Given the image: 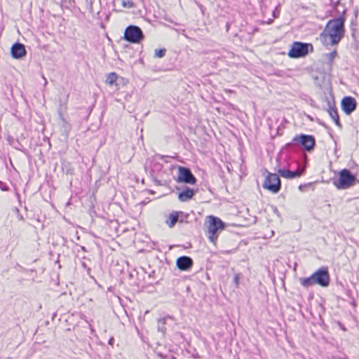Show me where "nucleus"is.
<instances>
[{"label":"nucleus","mask_w":359,"mask_h":359,"mask_svg":"<svg viewBox=\"0 0 359 359\" xmlns=\"http://www.w3.org/2000/svg\"><path fill=\"white\" fill-rule=\"evenodd\" d=\"M344 32V19L341 17L334 18L327 23L320 34V40L324 46H334L343 38Z\"/></svg>","instance_id":"obj_1"},{"label":"nucleus","mask_w":359,"mask_h":359,"mask_svg":"<svg viewBox=\"0 0 359 359\" xmlns=\"http://www.w3.org/2000/svg\"><path fill=\"white\" fill-rule=\"evenodd\" d=\"M206 234L210 242L215 244L218 238L219 233L224 229V223L219 218L212 215H209L206 218Z\"/></svg>","instance_id":"obj_2"},{"label":"nucleus","mask_w":359,"mask_h":359,"mask_svg":"<svg viewBox=\"0 0 359 359\" xmlns=\"http://www.w3.org/2000/svg\"><path fill=\"white\" fill-rule=\"evenodd\" d=\"M356 177L347 169H343L339 172V179L334 182V186L338 189H346L354 185Z\"/></svg>","instance_id":"obj_3"},{"label":"nucleus","mask_w":359,"mask_h":359,"mask_svg":"<svg viewBox=\"0 0 359 359\" xmlns=\"http://www.w3.org/2000/svg\"><path fill=\"white\" fill-rule=\"evenodd\" d=\"M124 39L128 42L138 43L144 39V34L139 27L130 25L125 30Z\"/></svg>","instance_id":"obj_4"},{"label":"nucleus","mask_w":359,"mask_h":359,"mask_svg":"<svg viewBox=\"0 0 359 359\" xmlns=\"http://www.w3.org/2000/svg\"><path fill=\"white\" fill-rule=\"evenodd\" d=\"M313 48L311 44L304 43L301 42H294L288 53V56L291 58H299L306 56L309 53V48Z\"/></svg>","instance_id":"obj_5"},{"label":"nucleus","mask_w":359,"mask_h":359,"mask_svg":"<svg viewBox=\"0 0 359 359\" xmlns=\"http://www.w3.org/2000/svg\"><path fill=\"white\" fill-rule=\"evenodd\" d=\"M263 187L272 193H278L280 189L279 176L274 173H268L263 183Z\"/></svg>","instance_id":"obj_6"},{"label":"nucleus","mask_w":359,"mask_h":359,"mask_svg":"<svg viewBox=\"0 0 359 359\" xmlns=\"http://www.w3.org/2000/svg\"><path fill=\"white\" fill-rule=\"evenodd\" d=\"M314 283L321 287H327L330 284V278L327 267H322L313 274Z\"/></svg>","instance_id":"obj_7"},{"label":"nucleus","mask_w":359,"mask_h":359,"mask_svg":"<svg viewBox=\"0 0 359 359\" xmlns=\"http://www.w3.org/2000/svg\"><path fill=\"white\" fill-rule=\"evenodd\" d=\"M178 182H184L189 184H195L196 179L191 170L184 167H180L178 170Z\"/></svg>","instance_id":"obj_8"},{"label":"nucleus","mask_w":359,"mask_h":359,"mask_svg":"<svg viewBox=\"0 0 359 359\" xmlns=\"http://www.w3.org/2000/svg\"><path fill=\"white\" fill-rule=\"evenodd\" d=\"M293 142L300 143L307 151L311 150L315 145V139L311 135H301L293 138Z\"/></svg>","instance_id":"obj_9"},{"label":"nucleus","mask_w":359,"mask_h":359,"mask_svg":"<svg viewBox=\"0 0 359 359\" xmlns=\"http://www.w3.org/2000/svg\"><path fill=\"white\" fill-rule=\"evenodd\" d=\"M356 105V100L352 97H345L341 100V109L347 115L351 114L355 109Z\"/></svg>","instance_id":"obj_10"},{"label":"nucleus","mask_w":359,"mask_h":359,"mask_svg":"<svg viewBox=\"0 0 359 359\" xmlns=\"http://www.w3.org/2000/svg\"><path fill=\"white\" fill-rule=\"evenodd\" d=\"M177 266L182 271H187L193 266V260L189 257L182 256L177 259Z\"/></svg>","instance_id":"obj_11"},{"label":"nucleus","mask_w":359,"mask_h":359,"mask_svg":"<svg viewBox=\"0 0 359 359\" xmlns=\"http://www.w3.org/2000/svg\"><path fill=\"white\" fill-rule=\"evenodd\" d=\"M11 55L13 58L20 59L26 55L25 47L20 43H14L11 47Z\"/></svg>","instance_id":"obj_12"},{"label":"nucleus","mask_w":359,"mask_h":359,"mask_svg":"<svg viewBox=\"0 0 359 359\" xmlns=\"http://www.w3.org/2000/svg\"><path fill=\"white\" fill-rule=\"evenodd\" d=\"M277 171L280 175V176H282L284 178L293 179L300 177L302 175L304 170H297L295 171H290L286 169L279 168L277 170Z\"/></svg>","instance_id":"obj_13"},{"label":"nucleus","mask_w":359,"mask_h":359,"mask_svg":"<svg viewBox=\"0 0 359 359\" xmlns=\"http://www.w3.org/2000/svg\"><path fill=\"white\" fill-rule=\"evenodd\" d=\"M194 194L195 191L192 189L187 187L179 194L178 198L180 201L185 202L192 198Z\"/></svg>","instance_id":"obj_14"},{"label":"nucleus","mask_w":359,"mask_h":359,"mask_svg":"<svg viewBox=\"0 0 359 359\" xmlns=\"http://www.w3.org/2000/svg\"><path fill=\"white\" fill-rule=\"evenodd\" d=\"M330 116L334 121L337 126H340L339 118L337 108L335 107L330 106L327 110Z\"/></svg>","instance_id":"obj_15"},{"label":"nucleus","mask_w":359,"mask_h":359,"mask_svg":"<svg viewBox=\"0 0 359 359\" xmlns=\"http://www.w3.org/2000/svg\"><path fill=\"white\" fill-rule=\"evenodd\" d=\"M299 280L301 285L306 288L311 287L313 285H315L313 275L306 278H300Z\"/></svg>","instance_id":"obj_16"},{"label":"nucleus","mask_w":359,"mask_h":359,"mask_svg":"<svg viewBox=\"0 0 359 359\" xmlns=\"http://www.w3.org/2000/svg\"><path fill=\"white\" fill-rule=\"evenodd\" d=\"M157 330L161 332L163 336H165L166 332V318H158V320Z\"/></svg>","instance_id":"obj_17"},{"label":"nucleus","mask_w":359,"mask_h":359,"mask_svg":"<svg viewBox=\"0 0 359 359\" xmlns=\"http://www.w3.org/2000/svg\"><path fill=\"white\" fill-rule=\"evenodd\" d=\"M178 220V214L176 212L170 215L169 217L166 220V224L169 227H173Z\"/></svg>","instance_id":"obj_18"},{"label":"nucleus","mask_w":359,"mask_h":359,"mask_svg":"<svg viewBox=\"0 0 359 359\" xmlns=\"http://www.w3.org/2000/svg\"><path fill=\"white\" fill-rule=\"evenodd\" d=\"M117 78L118 76L116 74L111 72L107 75L106 79V83L112 86L116 82Z\"/></svg>","instance_id":"obj_19"},{"label":"nucleus","mask_w":359,"mask_h":359,"mask_svg":"<svg viewBox=\"0 0 359 359\" xmlns=\"http://www.w3.org/2000/svg\"><path fill=\"white\" fill-rule=\"evenodd\" d=\"M166 50L165 48L156 49L154 52V56L158 58L163 57L165 54Z\"/></svg>","instance_id":"obj_20"},{"label":"nucleus","mask_w":359,"mask_h":359,"mask_svg":"<svg viewBox=\"0 0 359 359\" xmlns=\"http://www.w3.org/2000/svg\"><path fill=\"white\" fill-rule=\"evenodd\" d=\"M122 6L124 8H134L135 7L134 3L132 1H130V0H123L122 1Z\"/></svg>","instance_id":"obj_21"},{"label":"nucleus","mask_w":359,"mask_h":359,"mask_svg":"<svg viewBox=\"0 0 359 359\" xmlns=\"http://www.w3.org/2000/svg\"><path fill=\"white\" fill-rule=\"evenodd\" d=\"M336 55H337V52L334 50V51H332V52L327 54L326 57L330 62H332L336 57Z\"/></svg>","instance_id":"obj_22"},{"label":"nucleus","mask_w":359,"mask_h":359,"mask_svg":"<svg viewBox=\"0 0 359 359\" xmlns=\"http://www.w3.org/2000/svg\"><path fill=\"white\" fill-rule=\"evenodd\" d=\"M241 277H240V275L238 273L236 274L234 276V278H233V281L235 283V285L236 286V287H238L239 285V280H240Z\"/></svg>","instance_id":"obj_23"},{"label":"nucleus","mask_w":359,"mask_h":359,"mask_svg":"<svg viewBox=\"0 0 359 359\" xmlns=\"http://www.w3.org/2000/svg\"><path fill=\"white\" fill-rule=\"evenodd\" d=\"M0 189L3 191L8 190V187L1 181H0Z\"/></svg>","instance_id":"obj_24"},{"label":"nucleus","mask_w":359,"mask_h":359,"mask_svg":"<svg viewBox=\"0 0 359 359\" xmlns=\"http://www.w3.org/2000/svg\"><path fill=\"white\" fill-rule=\"evenodd\" d=\"M273 212H274V213H275L278 217H280V214H279V212H278V210L277 208L273 207Z\"/></svg>","instance_id":"obj_25"},{"label":"nucleus","mask_w":359,"mask_h":359,"mask_svg":"<svg viewBox=\"0 0 359 359\" xmlns=\"http://www.w3.org/2000/svg\"><path fill=\"white\" fill-rule=\"evenodd\" d=\"M59 115H60V119L62 120V121L63 123H66V120H65V118H64V116H63V115H62V112L59 111Z\"/></svg>","instance_id":"obj_26"},{"label":"nucleus","mask_w":359,"mask_h":359,"mask_svg":"<svg viewBox=\"0 0 359 359\" xmlns=\"http://www.w3.org/2000/svg\"><path fill=\"white\" fill-rule=\"evenodd\" d=\"M273 15L274 18H277L276 11H273Z\"/></svg>","instance_id":"obj_27"},{"label":"nucleus","mask_w":359,"mask_h":359,"mask_svg":"<svg viewBox=\"0 0 359 359\" xmlns=\"http://www.w3.org/2000/svg\"><path fill=\"white\" fill-rule=\"evenodd\" d=\"M43 79H44V81H45V85H46V84L47 83V81H46V78H45V77H43Z\"/></svg>","instance_id":"obj_28"},{"label":"nucleus","mask_w":359,"mask_h":359,"mask_svg":"<svg viewBox=\"0 0 359 359\" xmlns=\"http://www.w3.org/2000/svg\"><path fill=\"white\" fill-rule=\"evenodd\" d=\"M112 341H113V339H111L109 341V344H111V343H112Z\"/></svg>","instance_id":"obj_29"}]
</instances>
